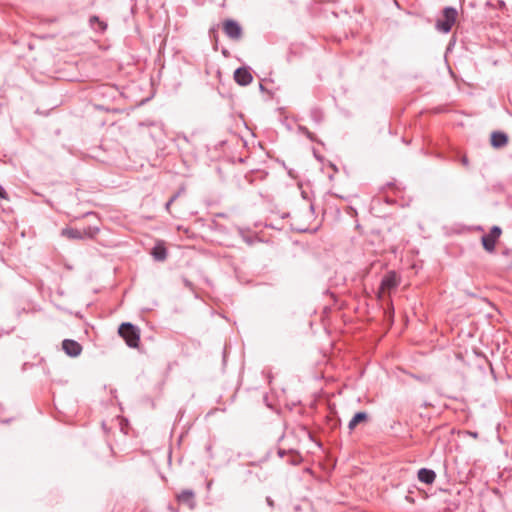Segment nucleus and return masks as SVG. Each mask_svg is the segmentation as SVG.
<instances>
[{
  "instance_id": "2eb2a0df",
  "label": "nucleus",
  "mask_w": 512,
  "mask_h": 512,
  "mask_svg": "<svg viewBox=\"0 0 512 512\" xmlns=\"http://www.w3.org/2000/svg\"><path fill=\"white\" fill-rule=\"evenodd\" d=\"M93 21L98 22L99 27H100L101 30H105L106 29L107 25L105 23H103L102 21H99V19L96 16L91 18V22H93Z\"/></svg>"
},
{
  "instance_id": "ddd939ff",
  "label": "nucleus",
  "mask_w": 512,
  "mask_h": 512,
  "mask_svg": "<svg viewBox=\"0 0 512 512\" xmlns=\"http://www.w3.org/2000/svg\"><path fill=\"white\" fill-rule=\"evenodd\" d=\"M193 493L190 491H183L181 494L178 495V500L181 502H184L188 504L190 507H192V500H193Z\"/></svg>"
},
{
  "instance_id": "6e6552de",
  "label": "nucleus",
  "mask_w": 512,
  "mask_h": 512,
  "mask_svg": "<svg viewBox=\"0 0 512 512\" xmlns=\"http://www.w3.org/2000/svg\"><path fill=\"white\" fill-rule=\"evenodd\" d=\"M62 346L69 356H78L82 351L81 345L74 340H64Z\"/></svg>"
},
{
  "instance_id": "20e7f679",
  "label": "nucleus",
  "mask_w": 512,
  "mask_h": 512,
  "mask_svg": "<svg viewBox=\"0 0 512 512\" xmlns=\"http://www.w3.org/2000/svg\"><path fill=\"white\" fill-rule=\"evenodd\" d=\"M501 234V228L498 226H493L490 232L482 237L483 248L489 253L494 252L496 243L499 240Z\"/></svg>"
},
{
  "instance_id": "423d86ee",
  "label": "nucleus",
  "mask_w": 512,
  "mask_h": 512,
  "mask_svg": "<svg viewBox=\"0 0 512 512\" xmlns=\"http://www.w3.org/2000/svg\"><path fill=\"white\" fill-rule=\"evenodd\" d=\"M96 231H92V229L88 230H77L73 228H64L61 231L62 236L68 238V239H82L84 237H90L92 238L94 236Z\"/></svg>"
},
{
  "instance_id": "dca6fc26",
  "label": "nucleus",
  "mask_w": 512,
  "mask_h": 512,
  "mask_svg": "<svg viewBox=\"0 0 512 512\" xmlns=\"http://www.w3.org/2000/svg\"><path fill=\"white\" fill-rule=\"evenodd\" d=\"M0 198L7 199V193L3 187L0 186Z\"/></svg>"
},
{
  "instance_id": "9b49d317",
  "label": "nucleus",
  "mask_w": 512,
  "mask_h": 512,
  "mask_svg": "<svg viewBox=\"0 0 512 512\" xmlns=\"http://www.w3.org/2000/svg\"><path fill=\"white\" fill-rule=\"evenodd\" d=\"M436 474L433 470L422 468L418 471L419 481L425 484H432L435 481Z\"/></svg>"
},
{
  "instance_id": "4468645a",
  "label": "nucleus",
  "mask_w": 512,
  "mask_h": 512,
  "mask_svg": "<svg viewBox=\"0 0 512 512\" xmlns=\"http://www.w3.org/2000/svg\"><path fill=\"white\" fill-rule=\"evenodd\" d=\"M299 130L304 133L305 135H307L311 140L314 139L312 133L304 126H299Z\"/></svg>"
},
{
  "instance_id": "f8f14e48",
  "label": "nucleus",
  "mask_w": 512,
  "mask_h": 512,
  "mask_svg": "<svg viewBox=\"0 0 512 512\" xmlns=\"http://www.w3.org/2000/svg\"><path fill=\"white\" fill-rule=\"evenodd\" d=\"M368 419V414L366 412H358L354 415V417L350 420L348 424V428L352 431L354 430L358 424L365 423Z\"/></svg>"
},
{
  "instance_id": "7ed1b4c3",
  "label": "nucleus",
  "mask_w": 512,
  "mask_h": 512,
  "mask_svg": "<svg viewBox=\"0 0 512 512\" xmlns=\"http://www.w3.org/2000/svg\"><path fill=\"white\" fill-rule=\"evenodd\" d=\"M457 11L454 8H445L442 19L437 22V28L442 32H449L456 22Z\"/></svg>"
},
{
  "instance_id": "f3484780",
  "label": "nucleus",
  "mask_w": 512,
  "mask_h": 512,
  "mask_svg": "<svg viewBox=\"0 0 512 512\" xmlns=\"http://www.w3.org/2000/svg\"><path fill=\"white\" fill-rule=\"evenodd\" d=\"M462 164H463V165H465V166H466V165H468V159H467V157H466V156H464V157L462 158Z\"/></svg>"
},
{
  "instance_id": "39448f33",
  "label": "nucleus",
  "mask_w": 512,
  "mask_h": 512,
  "mask_svg": "<svg viewBox=\"0 0 512 512\" xmlns=\"http://www.w3.org/2000/svg\"><path fill=\"white\" fill-rule=\"evenodd\" d=\"M225 34L232 40H239L242 36V28L238 22L228 19L223 22Z\"/></svg>"
},
{
  "instance_id": "f257e3e1",
  "label": "nucleus",
  "mask_w": 512,
  "mask_h": 512,
  "mask_svg": "<svg viewBox=\"0 0 512 512\" xmlns=\"http://www.w3.org/2000/svg\"><path fill=\"white\" fill-rule=\"evenodd\" d=\"M119 335L129 347L137 348L140 342V331L131 323H122L118 329Z\"/></svg>"
},
{
  "instance_id": "f03ea898",
  "label": "nucleus",
  "mask_w": 512,
  "mask_h": 512,
  "mask_svg": "<svg viewBox=\"0 0 512 512\" xmlns=\"http://www.w3.org/2000/svg\"><path fill=\"white\" fill-rule=\"evenodd\" d=\"M400 280L395 272H388L382 279L381 285L378 291L379 298H384L389 295L393 289H395Z\"/></svg>"
},
{
  "instance_id": "0eeeda50",
  "label": "nucleus",
  "mask_w": 512,
  "mask_h": 512,
  "mask_svg": "<svg viewBox=\"0 0 512 512\" xmlns=\"http://www.w3.org/2000/svg\"><path fill=\"white\" fill-rule=\"evenodd\" d=\"M234 80L236 81L237 84L241 86H247L252 82L253 76L248 70V68L241 67L235 70Z\"/></svg>"
},
{
  "instance_id": "9d476101",
  "label": "nucleus",
  "mask_w": 512,
  "mask_h": 512,
  "mask_svg": "<svg viewBox=\"0 0 512 512\" xmlns=\"http://www.w3.org/2000/svg\"><path fill=\"white\" fill-rule=\"evenodd\" d=\"M151 254L155 260L164 261L167 257V250L165 248L164 242H157L155 247L152 249Z\"/></svg>"
},
{
  "instance_id": "1a4fd4ad",
  "label": "nucleus",
  "mask_w": 512,
  "mask_h": 512,
  "mask_svg": "<svg viewBox=\"0 0 512 512\" xmlns=\"http://www.w3.org/2000/svg\"><path fill=\"white\" fill-rule=\"evenodd\" d=\"M508 143V136L502 132H493L491 134V145L494 148L504 147Z\"/></svg>"
}]
</instances>
